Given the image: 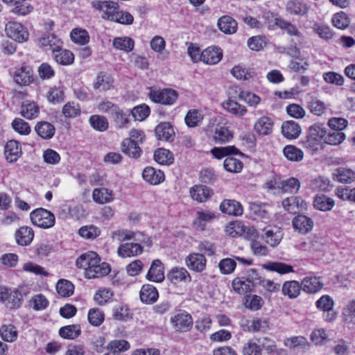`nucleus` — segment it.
<instances>
[{"mask_svg":"<svg viewBox=\"0 0 355 355\" xmlns=\"http://www.w3.org/2000/svg\"><path fill=\"white\" fill-rule=\"evenodd\" d=\"M333 180L344 184H349L355 180V172L350 168L340 167L334 170Z\"/></svg>","mask_w":355,"mask_h":355,"instance_id":"393cba45","label":"nucleus"},{"mask_svg":"<svg viewBox=\"0 0 355 355\" xmlns=\"http://www.w3.org/2000/svg\"><path fill=\"white\" fill-rule=\"evenodd\" d=\"M300 285L303 291L310 294H314L320 291L324 286L320 278L315 276L304 277Z\"/></svg>","mask_w":355,"mask_h":355,"instance_id":"f3484780","label":"nucleus"},{"mask_svg":"<svg viewBox=\"0 0 355 355\" xmlns=\"http://www.w3.org/2000/svg\"><path fill=\"white\" fill-rule=\"evenodd\" d=\"M56 290L58 293L62 297H69L73 293L74 286L69 280L62 279L58 282Z\"/></svg>","mask_w":355,"mask_h":355,"instance_id":"09e8293b","label":"nucleus"},{"mask_svg":"<svg viewBox=\"0 0 355 355\" xmlns=\"http://www.w3.org/2000/svg\"><path fill=\"white\" fill-rule=\"evenodd\" d=\"M40 46L46 51H53L62 47V42L53 34H49L42 37L39 40Z\"/></svg>","mask_w":355,"mask_h":355,"instance_id":"cd10ccee","label":"nucleus"},{"mask_svg":"<svg viewBox=\"0 0 355 355\" xmlns=\"http://www.w3.org/2000/svg\"><path fill=\"white\" fill-rule=\"evenodd\" d=\"M144 180L153 185L160 184L164 180V172L153 167H146L142 173Z\"/></svg>","mask_w":355,"mask_h":355,"instance_id":"b1692460","label":"nucleus"},{"mask_svg":"<svg viewBox=\"0 0 355 355\" xmlns=\"http://www.w3.org/2000/svg\"><path fill=\"white\" fill-rule=\"evenodd\" d=\"M301 285L297 281L291 280L285 282L282 288V294L290 299H295L300 294Z\"/></svg>","mask_w":355,"mask_h":355,"instance_id":"c9c22d12","label":"nucleus"},{"mask_svg":"<svg viewBox=\"0 0 355 355\" xmlns=\"http://www.w3.org/2000/svg\"><path fill=\"white\" fill-rule=\"evenodd\" d=\"M189 192L192 199L198 202L207 201L214 193L209 187L200 184L192 187Z\"/></svg>","mask_w":355,"mask_h":355,"instance_id":"dca6fc26","label":"nucleus"},{"mask_svg":"<svg viewBox=\"0 0 355 355\" xmlns=\"http://www.w3.org/2000/svg\"><path fill=\"white\" fill-rule=\"evenodd\" d=\"M30 293L31 288L28 286H20L14 290L0 286V302L6 303L10 309L19 308L22 304L24 297Z\"/></svg>","mask_w":355,"mask_h":355,"instance_id":"f257e3e1","label":"nucleus"},{"mask_svg":"<svg viewBox=\"0 0 355 355\" xmlns=\"http://www.w3.org/2000/svg\"><path fill=\"white\" fill-rule=\"evenodd\" d=\"M226 232L232 236H243L252 242L258 237L259 233L253 226H246L241 222L230 223L227 227Z\"/></svg>","mask_w":355,"mask_h":355,"instance_id":"20e7f679","label":"nucleus"},{"mask_svg":"<svg viewBox=\"0 0 355 355\" xmlns=\"http://www.w3.org/2000/svg\"><path fill=\"white\" fill-rule=\"evenodd\" d=\"M112 291L109 288L98 290L94 295L95 302L99 305H104L107 303L113 297Z\"/></svg>","mask_w":355,"mask_h":355,"instance_id":"774afa93","label":"nucleus"},{"mask_svg":"<svg viewBox=\"0 0 355 355\" xmlns=\"http://www.w3.org/2000/svg\"><path fill=\"white\" fill-rule=\"evenodd\" d=\"M39 112L40 108L35 102L26 101L21 105V114L24 117L28 119L36 118Z\"/></svg>","mask_w":355,"mask_h":355,"instance_id":"37998d69","label":"nucleus"},{"mask_svg":"<svg viewBox=\"0 0 355 355\" xmlns=\"http://www.w3.org/2000/svg\"><path fill=\"white\" fill-rule=\"evenodd\" d=\"M178 96V92L172 89L152 90L149 93V97L153 102L163 105L173 104L176 101Z\"/></svg>","mask_w":355,"mask_h":355,"instance_id":"423d86ee","label":"nucleus"},{"mask_svg":"<svg viewBox=\"0 0 355 355\" xmlns=\"http://www.w3.org/2000/svg\"><path fill=\"white\" fill-rule=\"evenodd\" d=\"M164 267L159 259H155L146 275V279L154 282H162L164 279Z\"/></svg>","mask_w":355,"mask_h":355,"instance_id":"ddd939ff","label":"nucleus"},{"mask_svg":"<svg viewBox=\"0 0 355 355\" xmlns=\"http://www.w3.org/2000/svg\"><path fill=\"white\" fill-rule=\"evenodd\" d=\"M300 182L297 179L294 178H288L278 183V189L282 190L283 192H293L297 191L300 188Z\"/></svg>","mask_w":355,"mask_h":355,"instance_id":"680f3d73","label":"nucleus"},{"mask_svg":"<svg viewBox=\"0 0 355 355\" xmlns=\"http://www.w3.org/2000/svg\"><path fill=\"white\" fill-rule=\"evenodd\" d=\"M286 10L291 15H304L308 12L309 8L300 1H290L286 4Z\"/></svg>","mask_w":355,"mask_h":355,"instance_id":"603ef678","label":"nucleus"},{"mask_svg":"<svg viewBox=\"0 0 355 355\" xmlns=\"http://www.w3.org/2000/svg\"><path fill=\"white\" fill-rule=\"evenodd\" d=\"M52 55L55 61L61 65H69L74 61L73 53L67 49H62V47L53 51Z\"/></svg>","mask_w":355,"mask_h":355,"instance_id":"473e14b6","label":"nucleus"},{"mask_svg":"<svg viewBox=\"0 0 355 355\" xmlns=\"http://www.w3.org/2000/svg\"><path fill=\"white\" fill-rule=\"evenodd\" d=\"M326 130L324 127L319 124H314L309 129L304 145L306 148L317 149L321 139H324L326 135Z\"/></svg>","mask_w":355,"mask_h":355,"instance_id":"0eeeda50","label":"nucleus"},{"mask_svg":"<svg viewBox=\"0 0 355 355\" xmlns=\"http://www.w3.org/2000/svg\"><path fill=\"white\" fill-rule=\"evenodd\" d=\"M1 338L6 342H14L17 338L16 328L12 324H3L0 328Z\"/></svg>","mask_w":355,"mask_h":355,"instance_id":"6e6d98bb","label":"nucleus"},{"mask_svg":"<svg viewBox=\"0 0 355 355\" xmlns=\"http://www.w3.org/2000/svg\"><path fill=\"white\" fill-rule=\"evenodd\" d=\"M93 200L98 204H104L113 200L112 191L108 189L102 187L95 189L92 192Z\"/></svg>","mask_w":355,"mask_h":355,"instance_id":"ea45409f","label":"nucleus"},{"mask_svg":"<svg viewBox=\"0 0 355 355\" xmlns=\"http://www.w3.org/2000/svg\"><path fill=\"white\" fill-rule=\"evenodd\" d=\"M197 216L193 220L195 228L199 230H204L207 223L211 221L215 218V214L209 211H201L197 212Z\"/></svg>","mask_w":355,"mask_h":355,"instance_id":"58836bf2","label":"nucleus"},{"mask_svg":"<svg viewBox=\"0 0 355 355\" xmlns=\"http://www.w3.org/2000/svg\"><path fill=\"white\" fill-rule=\"evenodd\" d=\"M155 160L163 165H170L173 162V156L172 153L164 148H159L155 151Z\"/></svg>","mask_w":355,"mask_h":355,"instance_id":"8fccbe9b","label":"nucleus"},{"mask_svg":"<svg viewBox=\"0 0 355 355\" xmlns=\"http://www.w3.org/2000/svg\"><path fill=\"white\" fill-rule=\"evenodd\" d=\"M71 40L76 44L85 45L89 40L88 33L85 30L75 28L71 32Z\"/></svg>","mask_w":355,"mask_h":355,"instance_id":"0e129e2a","label":"nucleus"},{"mask_svg":"<svg viewBox=\"0 0 355 355\" xmlns=\"http://www.w3.org/2000/svg\"><path fill=\"white\" fill-rule=\"evenodd\" d=\"M80 113L79 104L73 101L67 103L62 109V114L65 118H75L79 116Z\"/></svg>","mask_w":355,"mask_h":355,"instance_id":"4d7b16f0","label":"nucleus"},{"mask_svg":"<svg viewBox=\"0 0 355 355\" xmlns=\"http://www.w3.org/2000/svg\"><path fill=\"white\" fill-rule=\"evenodd\" d=\"M334 204L333 199L324 195L316 196L313 202L315 208L322 211L331 210Z\"/></svg>","mask_w":355,"mask_h":355,"instance_id":"49530a36","label":"nucleus"},{"mask_svg":"<svg viewBox=\"0 0 355 355\" xmlns=\"http://www.w3.org/2000/svg\"><path fill=\"white\" fill-rule=\"evenodd\" d=\"M257 276H258L257 271L251 269L247 278L236 277L232 283L234 291L239 294L250 292L252 287L258 284Z\"/></svg>","mask_w":355,"mask_h":355,"instance_id":"39448f33","label":"nucleus"},{"mask_svg":"<svg viewBox=\"0 0 355 355\" xmlns=\"http://www.w3.org/2000/svg\"><path fill=\"white\" fill-rule=\"evenodd\" d=\"M159 293L157 288L150 284H145L140 291L141 300L148 304H150L157 301Z\"/></svg>","mask_w":355,"mask_h":355,"instance_id":"c756f323","label":"nucleus"},{"mask_svg":"<svg viewBox=\"0 0 355 355\" xmlns=\"http://www.w3.org/2000/svg\"><path fill=\"white\" fill-rule=\"evenodd\" d=\"M219 30L225 34L232 35L237 31L236 21L229 15H224L220 17L217 22Z\"/></svg>","mask_w":355,"mask_h":355,"instance_id":"bb28decb","label":"nucleus"},{"mask_svg":"<svg viewBox=\"0 0 355 355\" xmlns=\"http://www.w3.org/2000/svg\"><path fill=\"white\" fill-rule=\"evenodd\" d=\"M231 73L238 80H246L253 77L254 72L241 65L235 66L231 70Z\"/></svg>","mask_w":355,"mask_h":355,"instance_id":"338daca9","label":"nucleus"},{"mask_svg":"<svg viewBox=\"0 0 355 355\" xmlns=\"http://www.w3.org/2000/svg\"><path fill=\"white\" fill-rule=\"evenodd\" d=\"M113 318L116 320L125 321L132 318L130 309L126 304H120L113 309Z\"/></svg>","mask_w":355,"mask_h":355,"instance_id":"864d4df0","label":"nucleus"},{"mask_svg":"<svg viewBox=\"0 0 355 355\" xmlns=\"http://www.w3.org/2000/svg\"><path fill=\"white\" fill-rule=\"evenodd\" d=\"M274 121L268 116L259 118L254 124V130L261 137L270 135L272 132Z\"/></svg>","mask_w":355,"mask_h":355,"instance_id":"9b49d317","label":"nucleus"},{"mask_svg":"<svg viewBox=\"0 0 355 355\" xmlns=\"http://www.w3.org/2000/svg\"><path fill=\"white\" fill-rule=\"evenodd\" d=\"M263 267L268 271L276 272L281 275L293 272L294 271L292 266L277 261H269L265 263Z\"/></svg>","mask_w":355,"mask_h":355,"instance_id":"a19ab883","label":"nucleus"},{"mask_svg":"<svg viewBox=\"0 0 355 355\" xmlns=\"http://www.w3.org/2000/svg\"><path fill=\"white\" fill-rule=\"evenodd\" d=\"M110 272V265L100 261L92 264V267L85 272V277L88 279L98 278L107 275Z\"/></svg>","mask_w":355,"mask_h":355,"instance_id":"5701e85b","label":"nucleus"},{"mask_svg":"<svg viewBox=\"0 0 355 355\" xmlns=\"http://www.w3.org/2000/svg\"><path fill=\"white\" fill-rule=\"evenodd\" d=\"M142 252L143 248L141 245L135 243L122 244L119 247L117 251L119 256L123 258L137 256Z\"/></svg>","mask_w":355,"mask_h":355,"instance_id":"a878e982","label":"nucleus"},{"mask_svg":"<svg viewBox=\"0 0 355 355\" xmlns=\"http://www.w3.org/2000/svg\"><path fill=\"white\" fill-rule=\"evenodd\" d=\"M134 41L130 37H117L113 40V46L116 49L125 52L131 51L134 48Z\"/></svg>","mask_w":355,"mask_h":355,"instance_id":"bf43d9fd","label":"nucleus"},{"mask_svg":"<svg viewBox=\"0 0 355 355\" xmlns=\"http://www.w3.org/2000/svg\"><path fill=\"white\" fill-rule=\"evenodd\" d=\"M203 115L197 110H189L186 116L185 122L189 127L197 126L202 120Z\"/></svg>","mask_w":355,"mask_h":355,"instance_id":"69168bd1","label":"nucleus"},{"mask_svg":"<svg viewBox=\"0 0 355 355\" xmlns=\"http://www.w3.org/2000/svg\"><path fill=\"white\" fill-rule=\"evenodd\" d=\"M313 225L314 223L311 218L302 214L295 216L292 220L293 229L302 234L309 233L313 230Z\"/></svg>","mask_w":355,"mask_h":355,"instance_id":"9d476101","label":"nucleus"},{"mask_svg":"<svg viewBox=\"0 0 355 355\" xmlns=\"http://www.w3.org/2000/svg\"><path fill=\"white\" fill-rule=\"evenodd\" d=\"M223 166L229 172L239 173L242 170L243 164L241 161L229 156L224 160Z\"/></svg>","mask_w":355,"mask_h":355,"instance_id":"e2e57ef3","label":"nucleus"},{"mask_svg":"<svg viewBox=\"0 0 355 355\" xmlns=\"http://www.w3.org/2000/svg\"><path fill=\"white\" fill-rule=\"evenodd\" d=\"M303 203L304 200L301 198L292 196L282 201V206L289 213L295 214L302 207Z\"/></svg>","mask_w":355,"mask_h":355,"instance_id":"79ce46f5","label":"nucleus"},{"mask_svg":"<svg viewBox=\"0 0 355 355\" xmlns=\"http://www.w3.org/2000/svg\"><path fill=\"white\" fill-rule=\"evenodd\" d=\"M222 58V50L216 46L208 47L201 52V61L208 64H216Z\"/></svg>","mask_w":355,"mask_h":355,"instance_id":"a211bd4d","label":"nucleus"},{"mask_svg":"<svg viewBox=\"0 0 355 355\" xmlns=\"http://www.w3.org/2000/svg\"><path fill=\"white\" fill-rule=\"evenodd\" d=\"M37 134L43 139H50L53 137L55 128L53 124L47 121H40L35 128Z\"/></svg>","mask_w":355,"mask_h":355,"instance_id":"e433bc0d","label":"nucleus"},{"mask_svg":"<svg viewBox=\"0 0 355 355\" xmlns=\"http://www.w3.org/2000/svg\"><path fill=\"white\" fill-rule=\"evenodd\" d=\"M284 344L290 349H294L300 347L306 349L309 347V343L304 336H293L284 340Z\"/></svg>","mask_w":355,"mask_h":355,"instance_id":"13d9d810","label":"nucleus"},{"mask_svg":"<svg viewBox=\"0 0 355 355\" xmlns=\"http://www.w3.org/2000/svg\"><path fill=\"white\" fill-rule=\"evenodd\" d=\"M283 153L285 157L291 162H300L304 157L302 150L292 145L284 147Z\"/></svg>","mask_w":355,"mask_h":355,"instance_id":"3c124183","label":"nucleus"},{"mask_svg":"<svg viewBox=\"0 0 355 355\" xmlns=\"http://www.w3.org/2000/svg\"><path fill=\"white\" fill-rule=\"evenodd\" d=\"M223 107L230 113L242 116L247 113V108L233 100H227L223 103Z\"/></svg>","mask_w":355,"mask_h":355,"instance_id":"c03bdc74","label":"nucleus"},{"mask_svg":"<svg viewBox=\"0 0 355 355\" xmlns=\"http://www.w3.org/2000/svg\"><path fill=\"white\" fill-rule=\"evenodd\" d=\"M121 151L130 157L137 159L142 153L138 141L132 139H124L121 145Z\"/></svg>","mask_w":355,"mask_h":355,"instance_id":"412c9836","label":"nucleus"},{"mask_svg":"<svg viewBox=\"0 0 355 355\" xmlns=\"http://www.w3.org/2000/svg\"><path fill=\"white\" fill-rule=\"evenodd\" d=\"M34 237V231L31 227L24 226L18 229L15 233L17 243L22 246L29 245Z\"/></svg>","mask_w":355,"mask_h":355,"instance_id":"c85d7f7f","label":"nucleus"},{"mask_svg":"<svg viewBox=\"0 0 355 355\" xmlns=\"http://www.w3.org/2000/svg\"><path fill=\"white\" fill-rule=\"evenodd\" d=\"M155 134L158 140L172 141L175 137L173 128L170 123L162 122L155 129Z\"/></svg>","mask_w":355,"mask_h":355,"instance_id":"6ab92c4d","label":"nucleus"},{"mask_svg":"<svg viewBox=\"0 0 355 355\" xmlns=\"http://www.w3.org/2000/svg\"><path fill=\"white\" fill-rule=\"evenodd\" d=\"M98 261H100V257L97 253L89 251L78 257L76 264L78 268L84 269L86 272L92 267V264H96Z\"/></svg>","mask_w":355,"mask_h":355,"instance_id":"aec40b11","label":"nucleus"},{"mask_svg":"<svg viewBox=\"0 0 355 355\" xmlns=\"http://www.w3.org/2000/svg\"><path fill=\"white\" fill-rule=\"evenodd\" d=\"M89 123L91 126L100 132L105 131L109 126V123L107 119L101 115H92L89 118Z\"/></svg>","mask_w":355,"mask_h":355,"instance_id":"052dcab7","label":"nucleus"},{"mask_svg":"<svg viewBox=\"0 0 355 355\" xmlns=\"http://www.w3.org/2000/svg\"><path fill=\"white\" fill-rule=\"evenodd\" d=\"M185 262L190 270L200 272L205 269L207 260L202 254L192 253L187 257Z\"/></svg>","mask_w":355,"mask_h":355,"instance_id":"4468645a","label":"nucleus"},{"mask_svg":"<svg viewBox=\"0 0 355 355\" xmlns=\"http://www.w3.org/2000/svg\"><path fill=\"white\" fill-rule=\"evenodd\" d=\"M21 154L19 143L15 140L8 141L5 146V156L9 162L17 160Z\"/></svg>","mask_w":355,"mask_h":355,"instance_id":"7c9ffc66","label":"nucleus"},{"mask_svg":"<svg viewBox=\"0 0 355 355\" xmlns=\"http://www.w3.org/2000/svg\"><path fill=\"white\" fill-rule=\"evenodd\" d=\"M233 138V134L225 125H218L214 130V139L216 144H225Z\"/></svg>","mask_w":355,"mask_h":355,"instance_id":"4c0bfd02","label":"nucleus"},{"mask_svg":"<svg viewBox=\"0 0 355 355\" xmlns=\"http://www.w3.org/2000/svg\"><path fill=\"white\" fill-rule=\"evenodd\" d=\"M14 80L20 85H28L33 81V70L29 67H22L14 73Z\"/></svg>","mask_w":355,"mask_h":355,"instance_id":"2f4dec72","label":"nucleus"},{"mask_svg":"<svg viewBox=\"0 0 355 355\" xmlns=\"http://www.w3.org/2000/svg\"><path fill=\"white\" fill-rule=\"evenodd\" d=\"M5 3L12 7L11 12L17 15L25 16L31 13L33 6L27 0H2Z\"/></svg>","mask_w":355,"mask_h":355,"instance_id":"f8f14e48","label":"nucleus"},{"mask_svg":"<svg viewBox=\"0 0 355 355\" xmlns=\"http://www.w3.org/2000/svg\"><path fill=\"white\" fill-rule=\"evenodd\" d=\"M170 322L177 332L184 333L190 331L193 321L191 315L184 310H178L171 318Z\"/></svg>","mask_w":355,"mask_h":355,"instance_id":"7ed1b4c3","label":"nucleus"},{"mask_svg":"<svg viewBox=\"0 0 355 355\" xmlns=\"http://www.w3.org/2000/svg\"><path fill=\"white\" fill-rule=\"evenodd\" d=\"M168 279L173 284L180 282H190L191 277L187 270L183 267H173L167 274Z\"/></svg>","mask_w":355,"mask_h":355,"instance_id":"2eb2a0df","label":"nucleus"},{"mask_svg":"<svg viewBox=\"0 0 355 355\" xmlns=\"http://www.w3.org/2000/svg\"><path fill=\"white\" fill-rule=\"evenodd\" d=\"M211 154L218 159H221L225 156L231 155H240L243 154L239 151L234 146H227L224 147H215L211 150Z\"/></svg>","mask_w":355,"mask_h":355,"instance_id":"a18cd8bd","label":"nucleus"},{"mask_svg":"<svg viewBox=\"0 0 355 355\" xmlns=\"http://www.w3.org/2000/svg\"><path fill=\"white\" fill-rule=\"evenodd\" d=\"M223 213L232 216H241L243 212L241 203L234 200H224L220 205Z\"/></svg>","mask_w":355,"mask_h":355,"instance_id":"4be33fe9","label":"nucleus"},{"mask_svg":"<svg viewBox=\"0 0 355 355\" xmlns=\"http://www.w3.org/2000/svg\"><path fill=\"white\" fill-rule=\"evenodd\" d=\"M265 207V205H262L261 203L250 202V210L252 216H253L254 219H268V214Z\"/></svg>","mask_w":355,"mask_h":355,"instance_id":"5fc2aeb1","label":"nucleus"},{"mask_svg":"<svg viewBox=\"0 0 355 355\" xmlns=\"http://www.w3.org/2000/svg\"><path fill=\"white\" fill-rule=\"evenodd\" d=\"M6 32L10 38L18 42H24L28 39L27 29L17 21H9L6 26Z\"/></svg>","mask_w":355,"mask_h":355,"instance_id":"6e6552de","label":"nucleus"},{"mask_svg":"<svg viewBox=\"0 0 355 355\" xmlns=\"http://www.w3.org/2000/svg\"><path fill=\"white\" fill-rule=\"evenodd\" d=\"M30 218L34 225L43 229L51 228L55 223L54 214L44 208H37L33 210L30 214Z\"/></svg>","mask_w":355,"mask_h":355,"instance_id":"f03ea898","label":"nucleus"},{"mask_svg":"<svg viewBox=\"0 0 355 355\" xmlns=\"http://www.w3.org/2000/svg\"><path fill=\"white\" fill-rule=\"evenodd\" d=\"M282 132L287 139H296L301 133V128L297 123L288 121L282 124Z\"/></svg>","mask_w":355,"mask_h":355,"instance_id":"f704fd0d","label":"nucleus"},{"mask_svg":"<svg viewBox=\"0 0 355 355\" xmlns=\"http://www.w3.org/2000/svg\"><path fill=\"white\" fill-rule=\"evenodd\" d=\"M265 19L268 21L270 28H274L276 26L285 30L291 35L297 36L300 35V31L295 26L282 18L275 17L272 14H267L265 15Z\"/></svg>","mask_w":355,"mask_h":355,"instance_id":"1a4fd4ad","label":"nucleus"},{"mask_svg":"<svg viewBox=\"0 0 355 355\" xmlns=\"http://www.w3.org/2000/svg\"><path fill=\"white\" fill-rule=\"evenodd\" d=\"M114 78L105 72H100L94 83V88L100 91H107L113 87Z\"/></svg>","mask_w":355,"mask_h":355,"instance_id":"72a5a7b5","label":"nucleus"},{"mask_svg":"<svg viewBox=\"0 0 355 355\" xmlns=\"http://www.w3.org/2000/svg\"><path fill=\"white\" fill-rule=\"evenodd\" d=\"M81 332L80 327L78 324H71L62 327L59 330L60 336L64 339H74Z\"/></svg>","mask_w":355,"mask_h":355,"instance_id":"de8ad7c7","label":"nucleus"}]
</instances>
